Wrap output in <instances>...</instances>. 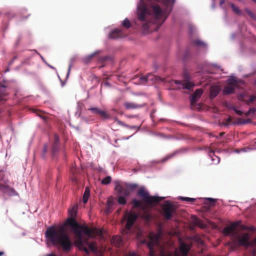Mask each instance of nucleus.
<instances>
[{"label": "nucleus", "mask_w": 256, "mask_h": 256, "mask_svg": "<svg viewBox=\"0 0 256 256\" xmlns=\"http://www.w3.org/2000/svg\"><path fill=\"white\" fill-rule=\"evenodd\" d=\"M162 3L165 7V10H162L158 5L152 6L150 10L147 8L144 2L140 4L138 8V19L144 22L142 25V28L147 30L149 28L150 24L151 22L150 18H153L158 23L160 22V24L164 22L168 14L172 10V6L175 0H156Z\"/></svg>", "instance_id": "1"}, {"label": "nucleus", "mask_w": 256, "mask_h": 256, "mask_svg": "<svg viewBox=\"0 0 256 256\" xmlns=\"http://www.w3.org/2000/svg\"><path fill=\"white\" fill-rule=\"evenodd\" d=\"M45 236L48 243L60 246L64 252H69L72 246L70 238L63 226L57 229L54 226L48 228Z\"/></svg>", "instance_id": "2"}, {"label": "nucleus", "mask_w": 256, "mask_h": 256, "mask_svg": "<svg viewBox=\"0 0 256 256\" xmlns=\"http://www.w3.org/2000/svg\"><path fill=\"white\" fill-rule=\"evenodd\" d=\"M80 231L81 232V242L78 241V237L76 236V245L77 246L82 247L88 242L89 238L94 237L96 236H100L102 234L101 230L96 228H90L87 226H80Z\"/></svg>", "instance_id": "3"}, {"label": "nucleus", "mask_w": 256, "mask_h": 256, "mask_svg": "<svg viewBox=\"0 0 256 256\" xmlns=\"http://www.w3.org/2000/svg\"><path fill=\"white\" fill-rule=\"evenodd\" d=\"M161 206V214L164 218L167 220H171L176 214L175 206L170 201L167 200Z\"/></svg>", "instance_id": "4"}, {"label": "nucleus", "mask_w": 256, "mask_h": 256, "mask_svg": "<svg viewBox=\"0 0 256 256\" xmlns=\"http://www.w3.org/2000/svg\"><path fill=\"white\" fill-rule=\"evenodd\" d=\"M138 186L136 184H118L115 188L120 195H122L128 196L134 190H136Z\"/></svg>", "instance_id": "5"}, {"label": "nucleus", "mask_w": 256, "mask_h": 256, "mask_svg": "<svg viewBox=\"0 0 256 256\" xmlns=\"http://www.w3.org/2000/svg\"><path fill=\"white\" fill-rule=\"evenodd\" d=\"M160 235L154 233H150L149 236L146 239L142 240V243L146 244L149 248L150 256H155L154 247L158 244Z\"/></svg>", "instance_id": "6"}, {"label": "nucleus", "mask_w": 256, "mask_h": 256, "mask_svg": "<svg viewBox=\"0 0 256 256\" xmlns=\"http://www.w3.org/2000/svg\"><path fill=\"white\" fill-rule=\"evenodd\" d=\"M138 195L142 198L143 201L150 204L158 202L164 199L162 197L149 196L148 192L146 191L144 188L139 189Z\"/></svg>", "instance_id": "7"}, {"label": "nucleus", "mask_w": 256, "mask_h": 256, "mask_svg": "<svg viewBox=\"0 0 256 256\" xmlns=\"http://www.w3.org/2000/svg\"><path fill=\"white\" fill-rule=\"evenodd\" d=\"M138 218V215L134 212H129L125 214L124 218L126 220V222L124 232L128 234L130 232Z\"/></svg>", "instance_id": "8"}, {"label": "nucleus", "mask_w": 256, "mask_h": 256, "mask_svg": "<svg viewBox=\"0 0 256 256\" xmlns=\"http://www.w3.org/2000/svg\"><path fill=\"white\" fill-rule=\"evenodd\" d=\"M66 224L72 227L76 236L78 237V242H81V232L80 231V225L76 220L75 218H68Z\"/></svg>", "instance_id": "9"}, {"label": "nucleus", "mask_w": 256, "mask_h": 256, "mask_svg": "<svg viewBox=\"0 0 256 256\" xmlns=\"http://www.w3.org/2000/svg\"><path fill=\"white\" fill-rule=\"evenodd\" d=\"M184 77L185 80H173L172 81V82L178 85L177 88H174V89H186L190 90H192L194 86V84L192 82L189 81L186 74H185Z\"/></svg>", "instance_id": "10"}, {"label": "nucleus", "mask_w": 256, "mask_h": 256, "mask_svg": "<svg viewBox=\"0 0 256 256\" xmlns=\"http://www.w3.org/2000/svg\"><path fill=\"white\" fill-rule=\"evenodd\" d=\"M88 110L90 111L94 114L100 116L102 118L108 119L110 118V115L106 111L96 107L90 108L88 109Z\"/></svg>", "instance_id": "11"}, {"label": "nucleus", "mask_w": 256, "mask_h": 256, "mask_svg": "<svg viewBox=\"0 0 256 256\" xmlns=\"http://www.w3.org/2000/svg\"><path fill=\"white\" fill-rule=\"evenodd\" d=\"M60 138L56 134H54V140L52 144V153L54 156L59 150Z\"/></svg>", "instance_id": "12"}, {"label": "nucleus", "mask_w": 256, "mask_h": 256, "mask_svg": "<svg viewBox=\"0 0 256 256\" xmlns=\"http://www.w3.org/2000/svg\"><path fill=\"white\" fill-rule=\"evenodd\" d=\"M238 226V224L237 223H232L230 226H227L224 228V234L226 236H229L230 234H232V236H234V232Z\"/></svg>", "instance_id": "13"}, {"label": "nucleus", "mask_w": 256, "mask_h": 256, "mask_svg": "<svg viewBox=\"0 0 256 256\" xmlns=\"http://www.w3.org/2000/svg\"><path fill=\"white\" fill-rule=\"evenodd\" d=\"M249 236L248 234L245 233L241 236L238 237V244L240 246H248L250 242H248Z\"/></svg>", "instance_id": "14"}, {"label": "nucleus", "mask_w": 256, "mask_h": 256, "mask_svg": "<svg viewBox=\"0 0 256 256\" xmlns=\"http://www.w3.org/2000/svg\"><path fill=\"white\" fill-rule=\"evenodd\" d=\"M202 94V90H201V89L196 90L192 96V98L190 99L191 104H192V105L194 104L198 100V99L201 96Z\"/></svg>", "instance_id": "15"}, {"label": "nucleus", "mask_w": 256, "mask_h": 256, "mask_svg": "<svg viewBox=\"0 0 256 256\" xmlns=\"http://www.w3.org/2000/svg\"><path fill=\"white\" fill-rule=\"evenodd\" d=\"M190 249V246L189 244L183 242H180V250L183 256H187Z\"/></svg>", "instance_id": "16"}, {"label": "nucleus", "mask_w": 256, "mask_h": 256, "mask_svg": "<svg viewBox=\"0 0 256 256\" xmlns=\"http://www.w3.org/2000/svg\"><path fill=\"white\" fill-rule=\"evenodd\" d=\"M86 246H88V247L89 249L92 252H95L96 250V247L95 244L94 243H89L88 240V242L86 244H84V245L83 246H82V247L78 246V247L80 249L84 250V251L86 252V253L88 254V250L87 248L86 247Z\"/></svg>", "instance_id": "17"}, {"label": "nucleus", "mask_w": 256, "mask_h": 256, "mask_svg": "<svg viewBox=\"0 0 256 256\" xmlns=\"http://www.w3.org/2000/svg\"><path fill=\"white\" fill-rule=\"evenodd\" d=\"M124 108L127 110L130 109H136L142 107L144 106L142 104H138L134 102H126L124 103Z\"/></svg>", "instance_id": "18"}, {"label": "nucleus", "mask_w": 256, "mask_h": 256, "mask_svg": "<svg viewBox=\"0 0 256 256\" xmlns=\"http://www.w3.org/2000/svg\"><path fill=\"white\" fill-rule=\"evenodd\" d=\"M154 77V75L150 73L146 76H141L139 80L140 83V84H145L148 80H153Z\"/></svg>", "instance_id": "19"}, {"label": "nucleus", "mask_w": 256, "mask_h": 256, "mask_svg": "<svg viewBox=\"0 0 256 256\" xmlns=\"http://www.w3.org/2000/svg\"><path fill=\"white\" fill-rule=\"evenodd\" d=\"M122 36V31L121 30L116 29L112 32L110 34L109 36L112 38H121Z\"/></svg>", "instance_id": "20"}, {"label": "nucleus", "mask_w": 256, "mask_h": 256, "mask_svg": "<svg viewBox=\"0 0 256 256\" xmlns=\"http://www.w3.org/2000/svg\"><path fill=\"white\" fill-rule=\"evenodd\" d=\"M112 242L117 247H120L122 242V238L120 236H114L112 239Z\"/></svg>", "instance_id": "21"}, {"label": "nucleus", "mask_w": 256, "mask_h": 256, "mask_svg": "<svg viewBox=\"0 0 256 256\" xmlns=\"http://www.w3.org/2000/svg\"><path fill=\"white\" fill-rule=\"evenodd\" d=\"M31 110L33 112L35 113L38 116L42 118L44 121L46 120L47 117L45 115V113L44 112L34 108H32Z\"/></svg>", "instance_id": "22"}, {"label": "nucleus", "mask_w": 256, "mask_h": 256, "mask_svg": "<svg viewBox=\"0 0 256 256\" xmlns=\"http://www.w3.org/2000/svg\"><path fill=\"white\" fill-rule=\"evenodd\" d=\"M220 89L217 86H212L210 89V97L211 98H215L219 93Z\"/></svg>", "instance_id": "23"}, {"label": "nucleus", "mask_w": 256, "mask_h": 256, "mask_svg": "<svg viewBox=\"0 0 256 256\" xmlns=\"http://www.w3.org/2000/svg\"><path fill=\"white\" fill-rule=\"evenodd\" d=\"M239 100L243 102H245L246 104L250 105V103L256 100V96H250V99L248 100H246L244 98V96L242 94H240L239 96Z\"/></svg>", "instance_id": "24"}, {"label": "nucleus", "mask_w": 256, "mask_h": 256, "mask_svg": "<svg viewBox=\"0 0 256 256\" xmlns=\"http://www.w3.org/2000/svg\"><path fill=\"white\" fill-rule=\"evenodd\" d=\"M234 92V87L232 86H230V84H227L224 89V93L226 94H230Z\"/></svg>", "instance_id": "25"}, {"label": "nucleus", "mask_w": 256, "mask_h": 256, "mask_svg": "<svg viewBox=\"0 0 256 256\" xmlns=\"http://www.w3.org/2000/svg\"><path fill=\"white\" fill-rule=\"evenodd\" d=\"M7 94V88L4 85H0V102L4 100L3 97Z\"/></svg>", "instance_id": "26"}, {"label": "nucleus", "mask_w": 256, "mask_h": 256, "mask_svg": "<svg viewBox=\"0 0 256 256\" xmlns=\"http://www.w3.org/2000/svg\"><path fill=\"white\" fill-rule=\"evenodd\" d=\"M0 191L9 193L10 194H14V190H10V188L1 184H0Z\"/></svg>", "instance_id": "27"}, {"label": "nucleus", "mask_w": 256, "mask_h": 256, "mask_svg": "<svg viewBox=\"0 0 256 256\" xmlns=\"http://www.w3.org/2000/svg\"><path fill=\"white\" fill-rule=\"evenodd\" d=\"M90 194V190L88 187H86L85 189L84 196H83V199L82 201L84 204H86L88 200L89 196Z\"/></svg>", "instance_id": "28"}, {"label": "nucleus", "mask_w": 256, "mask_h": 256, "mask_svg": "<svg viewBox=\"0 0 256 256\" xmlns=\"http://www.w3.org/2000/svg\"><path fill=\"white\" fill-rule=\"evenodd\" d=\"M76 209V206H74L72 208L68 210V214L70 216V218H76L77 213Z\"/></svg>", "instance_id": "29"}, {"label": "nucleus", "mask_w": 256, "mask_h": 256, "mask_svg": "<svg viewBox=\"0 0 256 256\" xmlns=\"http://www.w3.org/2000/svg\"><path fill=\"white\" fill-rule=\"evenodd\" d=\"M116 122L119 125H120L122 126H125L127 128H131V129H136L138 128V126H128L126 124H125L123 122H122L118 120H116Z\"/></svg>", "instance_id": "30"}, {"label": "nucleus", "mask_w": 256, "mask_h": 256, "mask_svg": "<svg viewBox=\"0 0 256 256\" xmlns=\"http://www.w3.org/2000/svg\"><path fill=\"white\" fill-rule=\"evenodd\" d=\"M230 6L234 13L238 15H241L242 14V11L239 9V8L236 6L234 4H230Z\"/></svg>", "instance_id": "31"}, {"label": "nucleus", "mask_w": 256, "mask_h": 256, "mask_svg": "<svg viewBox=\"0 0 256 256\" xmlns=\"http://www.w3.org/2000/svg\"><path fill=\"white\" fill-rule=\"evenodd\" d=\"M244 11L249 16L254 20H256V16L248 8H245Z\"/></svg>", "instance_id": "32"}, {"label": "nucleus", "mask_w": 256, "mask_h": 256, "mask_svg": "<svg viewBox=\"0 0 256 256\" xmlns=\"http://www.w3.org/2000/svg\"><path fill=\"white\" fill-rule=\"evenodd\" d=\"M160 256H178L176 252H166L163 250L160 251Z\"/></svg>", "instance_id": "33"}, {"label": "nucleus", "mask_w": 256, "mask_h": 256, "mask_svg": "<svg viewBox=\"0 0 256 256\" xmlns=\"http://www.w3.org/2000/svg\"><path fill=\"white\" fill-rule=\"evenodd\" d=\"M114 202L112 199L108 198L107 201V210H111L112 208Z\"/></svg>", "instance_id": "34"}, {"label": "nucleus", "mask_w": 256, "mask_h": 256, "mask_svg": "<svg viewBox=\"0 0 256 256\" xmlns=\"http://www.w3.org/2000/svg\"><path fill=\"white\" fill-rule=\"evenodd\" d=\"M125 196L121 195V196H118V204H120L124 205L126 204V200L124 198Z\"/></svg>", "instance_id": "35"}, {"label": "nucleus", "mask_w": 256, "mask_h": 256, "mask_svg": "<svg viewBox=\"0 0 256 256\" xmlns=\"http://www.w3.org/2000/svg\"><path fill=\"white\" fill-rule=\"evenodd\" d=\"M122 26L126 28H130L131 26V24H130V20L127 18H125L123 22H122Z\"/></svg>", "instance_id": "36"}, {"label": "nucleus", "mask_w": 256, "mask_h": 256, "mask_svg": "<svg viewBox=\"0 0 256 256\" xmlns=\"http://www.w3.org/2000/svg\"><path fill=\"white\" fill-rule=\"evenodd\" d=\"M132 202L135 208H140L142 206V202L140 201L137 200L136 199L132 200Z\"/></svg>", "instance_id": "37"}, {"label": "nucleus", "mask_w": 256, "mask_h": 256, "mask_svg": "<svg viewBox=\"0 0 256 256\" xmlns=\"http://www.w3.org/2000/svg\"><path fill=\"white\" fill-rule=\"evenodd\" d=\"M100 51H96L95 52H94L93 54H90V55H88V56H87L86 58H85V60H86V62H89L90 61L92 58L95 56L96 55L100 53Z\"/></svg>", "instance_id": "38"}, {"label": "nucleus", "mask_w": 256, "mask_h": 256, "mask_svg": "<svg viewBox=\"0 0 256 256\" xmlns=\"http://www.w3.org/2000/svg\"><path fill=\"white\" fill-rule=\"evenodd\" d=\"M237 84V80L235 78H232L228 80V84L235 87Z\"/></svg>", "instance_id": "39"}, {"label": "nucleus", "mask_w": 256, "mask_h": 256, "mask_svg": "<svg viewBox=\"0 0 256 256\" xmlns=\"http://www.w3.org/2000/svg\"><path fill=\"white\" fill-rule=\"evenodd\" d=\"M111 177L110 176H106L104 178L102 181V184H110L111 182Z\"/></svg>", "instance_id": "40"}, {"label": "nucleus", "mask_w": 256, "mask_h": 256, "mask_svg": "<svg viewBox=\"0 0 256 256\" xmlns=\"http://www.w3.org/2000/svg\"><path fill=\"white\" fill-rule=\"evenodd\" d=\"M194 44L197 46H206V44L202 41L197 40L194 41Z\"/></svg>", "instance_id": "41"}, {"label": "nucleus", "mask_w": 256, "mask_h": 256, "mask_svg": "<svg viewBox=\"0 0 256 256\" xmlns=\"http://www.w3.org/2000/svg\"><path fill=\"white\" fill-rule=\"evenodd\" d=\"M180 200H182L188 202H194L196 201V199L194 198H190L188 197H180Z\"/></svg>", "instance_id": "42"}, {"label": "nucleus", "mask_w": 256, "mask_h": 256, "mask_svg": "<svg viewBox=\"0 0 256 256\" xmlns=\"http://www.w3.org/2000/svg\"><path fill=\"white\" fill-rule=\"evenodd\" d=\"M206 200L209 202L208 204L210 206H214L216 200L212 198H208Z\"/></svg>", "instance_id": "43"}, {"label": "nucleus", "mask_w": 256, "mask_h": 256, "mask_svg": "<svg viewBox=\"0 0 256 256\" xmlns=\"http://www.w3.org/2000/svg\"><path fill=\"white\" fill-rule=\"evenodd\" d=\"M232 120V118L231 116H228V118L224 122H223V124L224 126H227L228 124H230Z\"/></svg>", "instance_id": "44"}, {"label": "nucleus", "mask_w": 256, "mask_h": 256, "mask_svg": "<svg viewBox=\"0 0 256 256\" xmlns=\"http://www.w3.org/2000/svg\"><path fill=\"white\" fill-rule=\"evenodd\" d=\"M48 148V145L47 144H45L44 146L43 150H42V156L43 158H45V154H46L47 152Z\"/></svg>", "instance_id": "45"}, {"label": "nucleus", "mask_w": 256, "mask_h": 256, "mask_svg": "<svg viewBox=\"0 0 256 256\" xmlns=\"http://www.w3.org/2000/svg\"><path fill=\"white\" fill-rule=\"evenodd\" d=\"M256 111V109L254 108H250L248 111L246 113V116H248L250 114H254Z\"/></svg>", "instance_id": "46"}, {"label": "nucleus", "mask_w": 256, "mask_h": 256, "mask_svg": "<svg viewBox=\"0 0 256 256\" xmlns=\"http://www.w3.org/2000/svg\"><path fill=\"white\" fill-rule=\"evenodd\" d=\"M127 256H137L134 252H130L127 254Z\"/></svg>", "instance_id": "47"}, {"label": "nucleus", "mask_w": 256, "mask_h": 256, "mask_svg": "<svg viewBox=\"0 0 256 256\" xmlns=\"http://www.w3.org/2000/svg\"><path fill=\"white\" fill-rule=\"evenodd\" d=\"M234 111L238 115L240 116H242V112L240 111V110H236L235 109L234 110Z\"/></svg>", "instance_id": "48"}, {"label": "nucleus", "mask_w": 256, "mask_h": 256, "mask_svg": "<svg viewBox=\"0 0 256 256\" xmlns=\"http://www.w3.org/2000/svg\"><path fill=\"white\" fill-rule=\"evenodd\" d=\"M226 0H220V7L222 8V5L224 4Z\"/></svg>", "instance_id": "49"}, {"label": "nucleus", "mask_w": 256, "mask_h": 256, "mask_svg": "<svg viewBox=\"0 0 256 256\" xmlns=\"http://www.w3.org/2000/svg\"><path fill=\"white\" fill-rule=\"evenodd\" d=\"M108 58V56H104V57L100 58V60H102V62H104V61H106V60H107Z\"/></svg>", "instance_id": "50"}, {"label": "nucleus", "mask_w": 256, "mask_h": 256, "mask_svg": "<svg viewBox=\"0 0 256 256\" xmlns=\"http://www.w3.org/2000/svg\"><path fill=\"white\" fill-rule=\"evenodd\" d=\"M71 67H72V66L70 65L69 68H68V76L70 74V69H71Z\"/></svg>", "instance_id": "51"}, {"label": "nucleus", "mask_w": 256, "mask_h": 256, "mask_svg": "<svg viewBox=\"0 0 256 256\" xmlns=\"http://www.w3.org/2000/svg\"><path fill=\"white\" fill-rule=\"evenodd\" d=\"M4 253L3 252H0V256H2Z\"/></svg>", "instance_id": "52"}, {"label": "nucleus", "mask_w": 256, "mask_h": 256, "mask_svg": "<svg viewBox=\"0 0 256 256\" xmlns=\"http://www.w3.org/2000/svg\"><path fill=\"white\" fill-rule=\"evenodd\" d=\"M224 134V132H221V133L220 134V136H222Z\"/></svg>", "instance_id": "53"}, {"label": "nucleus", "mask_w": 256, "mask_h": 256, "mask_svg": "<svg viewBox=\"0 0 256 256\" xmlns=\"http://www.w3.org/2000/svg\"><path fill=\"white\" fill-rule=\"evenodd\" d=\"M216 158H217L218 162H220V158L218 157H217V156H216Z\"/></svg>", "instance_id": "54"}, {"label": "nucleus", "mask_w": 256, "mask_h": 256, "mask_svg": "<svg viewBox=\"0 0 256 256\" xmlns=\"http://www.w3.org/2000/svg\"><path fill=\"white\" fill-rule=\"evenodd\" d=\"M254 85H256V80H255L254 82Z\"/></svg>", "instance_id": "55"}, {"label": "nucleus", "mask_w": 256, "mask_h": 256, "mask_svg": "<svg viewBox=\"0 0 256 256\" xmlns=\"http://www.w3.org/2000/svg\"><path fill=\"white\" fill-rule=\"evenodd\" d=\"M24 62H25V63H28V60H26V61H25Z\"/></svg>", "instance_id": "56"}, {"label": "nucleus", "mask_w": 256, "mask_h": 256, "mask_svg": "<svg viewBox=\"0 0 256 256\" xmlns=\"http://www.w3.org/2000/svg\"><path fill=\"white\" fill-rule=\"evenodd\" d=\"M238 0L240 1V2H241L242 0Z\"/></svg>", "instance_id": "57"}]
</instances>
